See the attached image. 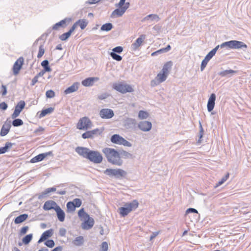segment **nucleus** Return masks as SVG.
<instances>
[{"label": "nucleus", "instance_id": "obj_34", "mask_svg": "<svg viewBox=\"0 0 251 251\" xmlns=\"http://www.w3.org/2000/svg\"><path fill=\"white\" fill-rule=\"evenodd\" d=\"M84 242V238L82 236H79L75 238V239L73 241V244L77 246H82Z\"/></svg>", "mask_w": 251, "mask_h": 251}, {"label": "nucleus", "instance_id": "obj_22", "mask_svg": "<svg viewBox=\"0 0 251 251\" xmlns=\"http://www.w3.org/2000/svg\"><path fill=\"white\" fill-rule=\"evenodd\" d=\"M28 215L27 214H21L19 216L16 217L14 220L15 224H21L25 221L28 218Z\"/></svg>", "mask_w": 251, "mask_h": 251}, {"label": "nucleus", "instance_id": "obj_51", "mask_svg": "<svg viewBox=\"0 0 251 251\" xmlns=\"http://www.w3.org/2000/svg\"><path fill=\"white\" fill-rule=\"evenodd\" d=\"M45 53V49L44 48V45L41 44L39 48V51L37 54V57L38 58H41Z\"/></svg>", "mask_w": 251, "mask_h": 251}, {"label": "nucleus", "instance_id": "obj_30", "mask_svg": "<svg viewBox=\"0 0 251 251\" xmlns=\"http://www.w3.org/2000/svg\"><path fill=\"white\" fill-rule=\"evenodd\" d=\"M140 46H141V35H140L135 42L132 44L131 49L132 51H136Z\"/></svg>", "mask_w": 251, "mask_h": 251}, {"label": "nucleus", "instance_id": "obj_23", "mask_svg": "<svg viewBox=\"0 0 251 251\" xmlns=\"http://www.w3.org/2000/svg\"><path fill=\"white\" fill-rule=\"evenodd\" d=\"M172 65L173 63L172 61H170L167 62L163 65V68L161 70V72H163V73L168 75L169 74V71L171 69Z\"/></svg>", "mask_w": 251, "mask_h": 251}, {"label": "nucleus", "instance_id": "obj_38", "mask_svg": "<svg viewBox=\"0 0 251 251\" xmlns=\"http://www.w3.org/2000/svg\"><path fill=\"white\" fill-rule=\"evenodd\" d=\"M113 27V25L110 23H108L102 25L100 27V30L107 32L111 30Z\"/></svg>", "mask_w": 251, "mask_h": 251}, {"label": "nucleus", "instance_id": "obj_33", "mask_svg": "<svg viewBox=\"0 0 251 251\" xmlns=\"http://www.w3.org/2000/svg\"><path fill=\"white\" fill-rule=\"evenodd\" d=\"M54 108L53 107H49L43 109L39 115V118H41L45 117L46 115L52 113L54 111Z\"/></svg>", "mask_w": 251, "mask_h": 251}, {"label": "nucleus", "instance_id": "obj_64", "mask_svg": "<svg viewBox=\"0 0 251 251\" xmlns=\"http://www.w3.org/2000/svg\"><path fill=\"white\" fill-rule=\"evenodd\" d=\"M66 230L64 228H60L59 230V234L61 236H65Z\"/></svg>", "mask_w": 251, "mask_h": 251}, {"label": "nucleus", "instance_id": "obj_62", "mask_svg": "<svg viewBox=\"0 0 251 251\" xmlns=\"http://www.w3.org/2000/svg\"><path fill=\"white\" fill-rule=\"evenodd\" d=\"M191 213H197L198 211L197 209L194 208H189L186 211V214H188Z\"/></svg>", "mask_w": 251, "mask_h": 251}, {"label": "nucleus", "instance_id": "obj_6", "mask_svg": "<svg viewBox=\"0 0 251 251\" xmlns=\"http://www.w3.org/2000/svg\"><path fill=\"white\" fill-rule=\"evenodd\" d=\"M104 174L110 177H114L116 178H119L125 176L126 173L123 170L120 169H106L104 171Z\"/></svg>", "mask_w": 251, "mask_h": 251}, {"label": "nucleus", "instance_id": "obj_11", "mask_svg": "<svg viewBox=\"0 0 251 251\" xmlns=\"http://www.w3.org/2000/svg\"><path fill=\"white\" fill-rule=\"evenodd\" d=\"M95 224V221L92 217H89L86 220H84L81 224V227L85 230L91 229Z\"/></svg>", "mask_w": 251, "mask_h": 251}, {"label": "nucleus", "instance_id": "obj_20", "mask_svg": "<svg viewBox=\"0 0 251 251\" xmlns=\"http://www.w3.org/2000/svg\"><path fill=\"white\" fill-rule=\"evenodd\" d=\"M55 211L56 212L58 220L60 222H63L65 218V213L64 212V211L61 208V207L59 206L56 207Z\"/></svg>", "mask_w": 251, "mask_h": 251}, {"label": "nucleus", "instance_id": "obj_58", "mask_svg": "<svg viewBox=\"0 0 251 251\" xmlns=\"http://www.w3.org/2000/svg\"><path fill=\"white\" fill-rule=\"evenodd\" d=\"M110 95L107 93H102L98 96V99L101 100H104L107 98Z\"/></svg>", "mask_w": 251, "mask_h": 251}, {"label": "nucleus", "instance_id": "obj_59", "mask_svg": "<svg viewBox=\"0 0 251 251\" xmlns=\"http://www.w3.org/2000/svg\"><path fill=\"white\" fill-rule=\"evenodd\" d=\"M108 245L107 242H103L101 245V249L102 251H107Z\"/></svg>", "mask_w": 251, "mask_h": 251}, {"label": "nucleus", "instance_id": "obj_10", "mask_svg": "<svg viewBox=\"0 0 251 251\" xmlns=\"http://www.w3.org/2000/svg\"><path fill=\"white\" fill-rule=\"evenodd\" d=\"M114 115L113 111L111 109L103 108L100 110V116L102 119H108Z\"/></svg>", "mask_w": 251, "mask_h": 251}, {"label": "nucleus", "instance_id": "obj_61", "mask_svg": "<svg viewBox=\"0 0 251 251\" xmlns=\"http://www.w3.org/2000/svg\"><path fill=\"white\" fill-rule=\"evenodd\" d=\"M120 145H123L124 146H126V147H131L132 145L129 142L127 141V140L125 139L124 138H123V140H122V142Z\"/></svg>", "mask_w": 251, "mask_h": 251}, {"label": "nucleus", "instance_id": "obj_53", "mask_svg": "<svg viewBox=\"0 0 251 251\" xmlns=\"http://www.w3.org/2000/svg\"><path fill=\"white\" fill-rule=\"evenodd\" d=\"M46 96L47 98H52L55 96V93L53 90H49L46 92Z\"/></svg>", "mask_w": 251, "mask_h": 251}, {"label": "nucleus", "instance_id": "obj_50", "mask_svg": "<svg viewBox=\"0 0 251 251\" xmlns=\"http://www.w3.org/2000/svg\"><path fill=\"white\" fill-rule=\"evenodd\" d=\"M110 55L113 59L118 61H120L122 59V57L121 55L115 53V52H110Z\"/></svg>", "mask_w": 251, "mask_h": 251}, {"label": "nucleus", "instance_id": "obj_27", "mask_svg": "<svg viewBox=\"0 0 251 251\" xmlns=\"http://www.w3.org/2000/svg\"><path fill=\"white\" fill-rule=\"evenodd\" d=\"M171 49V47L170 45H168L166 48H162L160 50H158L153 52H152L151 54V56H155L158 55L159 54H161L164 52H167Z\"/></svg>", "mask_w": 251, "mask_h": 251}, {"label": "nucleus", "instance_id": "obj_31", "mask_svg": "<svg viewBox=\"0 0 251 251\" xmlns=\"http://www.w3.org/2000/svg\"><path fill=\"white\" fill-rule=\"evenodd\" d=\"M13 145H15V144L8 142H6L4 147L0 148V154L5 153L11 148Z\"/></svg>", "mask_w": 251, "mask_h": 251}, {"label": "nucleus", "instance_id": "obj_17", "mask_svg": "<svg viewBox=\"0 0 251 251\" xmlns=\"http://www.w3.org/2000/svg\"><path fill=\"white\" fill-rule=\"evenodd\" d=\"M99 78L97 77H88L82 81V84L86 87L91 86L94 84L95 81L99 80Z\"/></svg>", "mask_w": 251, "mask_h": 251}, {"label": "nucleus", "instance_id": "obj_12", "mask_svg": "<svg viewBox=\"0 0 251 251\" xmlns=\"http://www.w3.org/2000/svg\"><path fill=\"white\" fill-rule=\"evenodd\" d=\"M137 124L136 121L132 118H127L125 120L124 126L127 129H134Z\"/></svg>", "mask_w": 251, "mask_h": 251}, {"label": "nucleus", "instance_id": "obj_63", "mask_svg": "<svg viewBox=\"0 0 251 251\" xmlns=\"http://www.w3.org/2000/svg\"><path fill=\"white\" fill-rule=\"evenodd\" d=\"M160 83H161V82H160V81H159V80H157L155 77L154 79L152 80L151 81V85L152 86H155L158 85Z\"/></svg>", "mask_w": 251, "mask_h": 251}, {"label": "nucleus", "instance_id": "obj_40", "mask_svg": "<svg viewBox=\"0 0 251 251\" xmlns=\"http://www.w3.org/2000/svg\"><path fill=\"white\" fill-rule=\"evenodd\" d=\"M104 128H96L92 130H90L91 134L92 135V138H94V136L100 135L103 131Z\"/></svg>", "mask_w": 251, "mask_h": 251}, {"label": "nucleus", "instance_id": "obj_37", "mask_svg": "<svg viewBox=\"0 0 251 251\" xmlns=\"http://www.w3.org/2000/svg\"><path fill=\"white\" fill-rule=\"evenodd\" d=\"M41 65L42 67L43 68V69L45 71H47V72H50L51 71V68L49 66V62L48 60H44L43 61Z\"/></svg>", "mask_w": 251, "mask_h": 251}, {"label": "nucleus", "instance_id": "obj_19", "mask_svg": "<svg viewBox=\"0 0 251 251\" xmlns=\"http://www.w3.org/2000/svg\"><path fill=\"white\" fill-rule=\"evenodd\" d=\"M237 71L233 70H226L223 71H221L218 73V75L222 77H229L232 75L236 74Z\"/></svg>", "mask_w": 251, "mask_h": 251}, {"label": "nucleus", "instance_id": "obj_56", "mask_svg": "<svg viewBox=\"0 0 251 251\" xmlns=\"http://www.w3.org/2000/svg\"><path fill=\"white\" fill-rule=\"evenodd\" d=\"M29 229V227L28 226H23L20 230V234L21 235H24L26 233L27 231Z\"/></svg>", "mask_w": 251, "mask_h": 251}, {"label": "nucleus", "instance_id": "obj_28", "mask_svg": "<svg viewBox=\"0 0 251 251\" xmlns=\"http://www.w3.org/2000/svg\"><path fill=\"white\" fill-rule=\"evenodd\" d=\"M159 19H160V18L157 15L151 14L147 15L145 18L142 19V22L146 21H155L156 22H158L159 20Z\"/></svg>", "mask_w": 251, "mask_h": 251}, {"label": "nucleus", "instance_id": "obj_26", "mask_svg": "<svg viewBox=\"0 0 251 251\" xmlns=\"http://www.w3.org/2000/svg\"><path fill=\"white\" fill-rule=\"evenodd\" d=\"M78 216L80 219L81 221H83L90 217L89 215L84 211V208H82L78 211Z\"/></svg>", "mask_w": 251, "mask_h": 251}, {"label": "nucleus", "instance_id": "obj_4", "mask_svg": "<svg viewBox=\"0 0 251 251\" xmlns=\"http://www.w3.org/2000/svg\"><path fill=\"white\" fill-rule=\"evenodd\" d=\"M138 202L136 200H134L131 202L126 203L124 206L119 208L120 214L122 217H125L133 210L135 209L138 206Z\"/></svg>", "mask_w": 251, "mask_h": 251}, {"label": "nucleus", "instance_id": "obj_18", "mask_svg": "<svg viewBox=\"0 0 251 251\" xmlns=\"http://www.w3.org/2000/svg\"><path fill=\"white\" fill-rule=\"evenodd\" d=\"M53 234V230L50 229L46 230L42 233L39 240L38 241V243H40L43 241H46Z\"/></svg>", "mask_w": 251, "mask_h": 251}, {"label": "nucleus", "instance_id": "obj_32", "mask_svg": "<svg viewBox=\"0 0 251 251\" xmlns=\"http://www.w3.org/2000/svg\"><path fill=\"white\" fill-rule=\"evenodd\" d=\"M152 127V124L151 122L145 121H142V131H149Z\"/></svg>", "mask_w": 251, "mask_h": 251}, {"label": "nucleus", "instance_id": "obj_7", "mask_svg": "<svg viewBox=\"0 0 251 251\" xmlns=\"http://www.w3.org/2000/svg\"><path fill=\"white\" fill-rule=\"evenodd\" d=\"M92 122L90 120L86 117L81 118L77 125V128L79 129H87L91 127L90 125Z\"/></svg>", "mask_w": 251, "mask_h": 251}, {"label": "nucleus", "instance_id": "obj_35", "mask_svg": "<svg viewBox=\"0 0 251 251\" xmlns=\"http://www.w3.org/2000/svg\"><path fill=\"white\" fill-rule=\"evenodd\" d=\"M168 75H167L166 74L163 73V72H160V73H159L155 77V78L159 80V81H160V82L162 83V82H163L164 81H165L167 77H168Z\"/></svg>", "mask_w": 251, "mask_h": 251}, {"label": "nucleus", "instance_id": "obj_8", "mask_svg": "<svg viewBox=\"0 0 251 251\" xmlns=\"http://www.w3.org/2000/svg\"><path fill=\"white\" fill-rule=\"evenodd\" d=\"M24 58L23 57H19L15 61L12 68L13 73L15 75H17L19 73V72L24 64Z\"/></svg>", "mask_w": 251, "mask_h": 251}, {"label": "nucleus", "instance_id": "obj_52", "mask_svg": "<svg viewBox=\"0 0 251 251\" xmlns=\"http://www.w3.org/2000/svg\"><path fill=\"white\" fill-rule=\"evenodd\" d=\"M209 61V59H207L205 57V58L203 59L201 62V70L202 71L204 68H205L208 62Z\"/></svg>", "mask_w": 251, "mask_h": 251}, {"label": "nucleus", "instance_id": "obj_57", "mask_svg": "<svg viewBox=\"0 0 251 251\" xmlns=\"http://www.w3.org/2000/svg\"><path fill=\"white\" fill-rule=\"evenodd\" d=\"M82 137L83 139L92 138V135L91 134L90 131H87L82 134Z\"/></svg>", "mask_w": 251, "mask_h": 251}, {"label": "nucleus", "instance_id": "obj_16", "mask_svg": "<svg viewBox=\"0 0 251 251\" xmlns=\"http://www.w3.org/2000/svg\"><path fill=\"white\" fill-rule=\"evenodd\" d=\"M59 206L57 204L53 201L50 200L46 201L43 205V209L45 210H50L53 209L55 210L56 207Z\"/></svg>", "mask_w": 251, "mask_h": 251}, {"label": "nucleus", "instance_id": "obj_42", "mask_svg": "<svg viewBox=\"0 0 251 251\" xmlns=\"http://www.w3.org/2000/svg\"><path fill=\"white\" fill-rule=\"evenodd\" d=\"M67 210L68 212H74L75 210V203L72 201H69L67 202Z\"/></svg>", "mask_w": 251, "mask_h": 251}, {"label": "nucleus", "instance_id": "obj_41", "mask_svg": "<svg viewBox=\"0 0 251 251\" xmlns=\"http://www.w3.org/2000/svg\"><path fill=\"white\" fill-rule=\"evenodd\" d=\"M32 238H33V234L32 233L26 235L23 238V239H22L23 243L25 245H27L32 240Z\"/></svg>", "mask_w": 251, "mask_h": 251}, {"label": "nucleus", "instance_id": "obj_43", "mask_svg": "<svg viewBox=\"0 0 251 251\" xmlns=\"http://www.w3.org/2000/svg\"><path fill=\"white\" fill-rule=\"evenodd\" d=\"M119 156L121 157L128 158H130L132 156V154L126 151L122 150L119 151Z\"/></svg>", "mask_w": 251, "mask_h": 251}, {"label": "nucleus", "instance_id": "obj_55", "mask_svg": "<svg viewBox=\"0 0 251 251\" xmlns=\"http://www.w3.org/2000/svg\"><path fill=\"white\" fill-rule=\"evenodd\" d=\"M72 202H74L75 207H80L82 204L81 200L78 198L75 199Z\"/></svg>", "mask_w": 251, "mask_h": 251}, {"label": "nucleus", "instance_id": "obj_44", "mask_svg": "<svg viewBox=\"0 0 251 251\" xmlns=\"http://www.w3.org/2000/svg\"><path fill=\"white\" fill-rule=\"evenodd\" d=\"M25 101L20 100L16 105L15 108L17 109L18 110L21 112L23 110V109L25 108Z\"/></svg>", "mask_w": 251, "mask_h": 251}, {"label": "nucleus", "instance_id": "obj_60", "mask_svg": "<svg viewBox=\"0 0 251 251\" xmlns=\"http://www.w3.org/2000/svg\"><path fill=\"white\" fill-rule=\"evenodd\" d=\"M21 112L15 108L13 113L11 115V118L15 119L20 115Z\"/></svg>", "mask_w": 251, "mask_h": 251}, {"label": "nucleus", "instance_id": "obj_39", "mask_svg": "<svg viewBox=\"0 0 251 251\" xmlns=\"http://www.w3.org/2000/svg\"><path fill=\"white\" fill-rule=\"evenodd\" d=\"M76 23H77V25H79L81 29H84L88 24L86 19L78 20Z\"/></svg>", "mask_w": 251, "mask_h": 251}, {"label": "nucleus", "instance_id": "obj_47", "mask_svg": "<svg viewBox=\"0 0 251 251\" xmlns=\"http://www.w3.org/2000/svg\"><path fill=\"white\" fill-rule=\"evenodd\" d=\"M229 173H227L225 176L222 177L220 181H219L217 183L215 184V188H217L220 185L223 184L228 179V178L229 177Z\"/></svg>", "mask_w": 251, "mask_h": 251}, {"label": "nucleus", "instance_id": "obj_48", "mask_svg": "<svg viewBox=\"0 0 251 251\" xmlns=\"http://www.w3.org/2000/svg\"><path fill=\"white\" fill-rule=\"evenodd\" d=\"M23 124V121L20 119L15 118L14 120L12 121V125L15 127L22 126Z\"/></svg>", "mask_w": 251, "mask_h": 251}, {"label": "nucleus", "instance_id": "obj_36", "mask_svg": "<svg viewBox=\"0 0 251 251\" xmlns=\"http://www.w3.org/2000/svg\"><path fill=\"white\" fill-rule=\"evenodd\" d=\"M220 47V45L217 46L215 48L212 49L207 54V55L205 56V57L210 60L215 55L216 52Z\"/></svg>", "mask_w": 251, "mask_h": 251}, {"label": "nucleus", "instance_id": "obj_15", "mask_svg": "<svg viewBox=\"0 0 251 251\" xmlns=\"http://www.w3.org/2000/svg\"><path fill=\"white\" fill-rule=\"evenodd\" d=\"M11 127V121H7V120L5 122V123L2 126L0 135L1 136H4L8 134L9 132L10 129Z\"/></svg>", "mask_w": 251, "mask_h": 251}, {"label": "nucleus", "instance_id": "obj_29", "mask_svg": "<svg viewBox=\"0 0 251 251\" xmlns=\"http://www.w3.org/2000/svg\"><path fill=\"white\" fill-rule=\"evenodd\" d=\"M123 139V138L122 136L119 134H115L111 136L110 140L113 143L120 145Z\"/></svg>", "mask_w": 251, "mask_h": 251}, {"label": "nucleus", "instance_id": "obj_5", "mask_svg": "<svg viewBox=\"0 0 251 251\" xmlns=\"http://www.w3.org/2000/svg\"><path fill=\"white\" fill-rule=\"evenodd\" d=\"M112 88L122 94H125L127 92H132L133 91V89L130 85L123 82L113 83Z\"/></svg>", "mask_w": 251, "mask_h": 251}, {"label": "nucleus", "instance_id": "obj_14", "mask_svg": "<svg viewBox=\"0 0 251 251\" xmlns=\"http://www.w3.org/2000/svg\"><path fill=\"white\" fill-rule=\"evenodd\" d=\"M71 21L70 18H65L62 20L60 22L56 23L51 27V30H57L60 27H65L67 26L66 23L69 22Z\"/></svg>", "mask_w": 251, "mask_h": 251}, {"label": "nucleus", "instance_id": "obj_49", "mask_svg": "<svg viewBox=\"0 0 251 251\" xmlns=\"http://www.w3.org/2000/svg\"><path fill=\"white\" fill-rule=\"evenodd\" d=\"M44 245L50 248H52L54 246L55 243L52 239H49L45 241Z\"/></svg>", "mask_w": 251, "mask_h": 251}, {"label": "nucleus", "instance_id": "obj_3", "mask_svg": "<svg viewBox=\"0 0 251 251\" xmlns=\"http://www.w3.org/2000/svg\"><path fill=\"white\" fill-rule=\"evenodd\" d=\"M247 45L242 41L230 40L223 43L220 45L221 48H226L227 49H247Z\"/></svg>", "mask_w": 251, "mask_h": 251}, {"label": "nucleus", "instance_id": "obj_45", "mask_svg": "<svg viewBox=\"0 0 251 251\" xmlns=\"http://www.w3.org/2000/svg\"><path fill=\"white\" fill-rule=\"evenodd\" d=\"M200 126V133H199V139L198 141V143L200 144L201 142V139L202 138L204 134V130L202 126L201 121H199Z\"/></svg>", "mask_w": 251, "mask_h": 251}, {"label": "nucleus", "instance_id": "obj_25", "mask_svg": "<svg viewBox=\"0 0 251 251\" xmlns=\"http://www.w3.org/2000/svg\"><path fill=\"white\" fill-rule=\"evenodd\" d=\"M56 188L55 187L49 188L46 189L44 192L38 195V199L41 200L42 199L45 198L47 196V195L50 192H55Z\"/></svg>", "mask_w": 251, "mask_h": 251}, {"label": "nucleus", "instance_id": "obj_2", "mask_svg": "<svg viewBox=\"0 0 251 251\" xmlns=\"http://www.w3.org/2000/svg\"><path fill=\"white\" fill-rule=\"evenodd\" d=\"M102 151L105 154L108 162L118 166H121L122 164L123 161L120 158L119 151L109 148H105L102 149Z\"/></svg>", "mask_w": 251, "mask_h": 251}, {"label": "nucleus", "instance_id": "obj_9", "mask_svg": "<svg viewBox=\"0 0 251 251\" xmlns=\"http://www.w3.org/2000/svg\"><path fill=\"white\" fill-rule=\"evenodd\" d=\"M53 155V154L52 151L40 153V154L36 155V156L33 157L30 160V162L34 163L40 162V161L43 160L48 156H52Z\"/></svg>", "mask_w": 251, "mask_h": 251}, {"label": "nucleus", "instance_id": "obj_13", "mask_svg": "<svg viewBox=\"0 0 251 251\" xmlns=\"http://www.w3.org/2000/svg\"><path fill=\"white\" fill-rule=\"evenodd\" d=\"M216 96L214 93H212L208 99L207 108L208 112H211L215 106Z\"/></svg>", "mask_w": 251, "mask_h": 251}, {"label": "nucleus", "instance_id": "obj_24", "mask_svg": "<svg viewBox=\"0 0 251 251\" xmlns=\"http://www.w3.org/2000/svg\"><path fill=\"white\" fill-rule=\"evenodd\" d=\"M119 8L115 9L112 13L111 16L116 15L117 17L122 16L126 10V7H119Z\"/></svg>", "mask_w": 251, "mask_h": 251}, {"label": "nucleus", "instance_id": "obj_46", "mask_svg": "<svg viewBox=\"0 0 251 251\" xmlns=\"http://www.w3.org/2000/svg\"><path fill=\"white\" fill-rule=\"evenodd\" d=\"M71 34L69 31L63 33L62 35L59 36V38L60 40L65 41L68 40V39L70 37Z\"/></svg>", "mask_w": 251, "mask_h": 251}, {"label": "nucleus", "instance_id": "obj_1", "mask_svg": "<svg viewBox=\"0 0 251 251\" xmlns=\"http://www.w3.org/2000/svg\"><path fill=\"white\" fill-rule=\"evenodd\" d=\"M75 151L79 155L95 164L100 163L102 161V156L98 151L90 150L87 148L82 147H76Z\"/></svg>", "mask_w": 251, "mask_h": 251}, {"label": "nucleus", "instance_id": "obj_54", "mask_svg": "<svg viewBox=\"0 0 251 251\" xmlns=\"http://www.w3.org/2000/svg\"><path fill=\"white\" fill-rule=\"evenodd\" d=\"M123 50V47L121 46H117L112 49V51L111 52H115V53H121Z\"/></svg>", "mask_w": 251, "mask_h": 251}, {"label": "nucleus", "instance_id": "obj_21", "mask_svg": "<svg viewBox=\"0 0 251 251\" xmlns=\"http://www.w3.org/2000/svg\"><path fill=\"white\" fill-rule=\"evenodd\" d=\"M79 85V83L78 82L74 83L72 85L67 88L64 91V93L67 95L76 91L78 89Z\"/></svg>", "mask_w": 251, "mask_h": 251}]
</instances>
